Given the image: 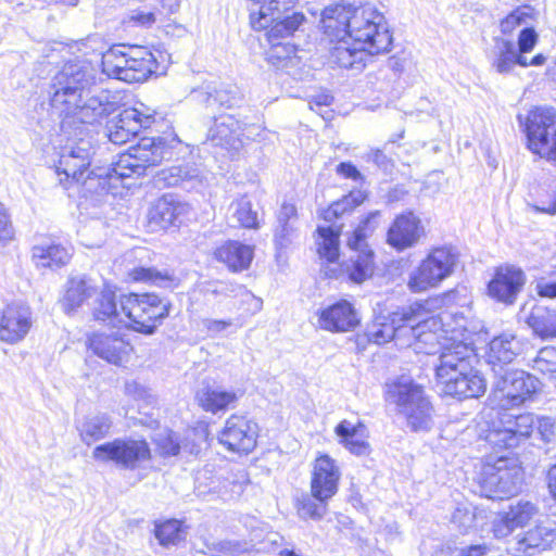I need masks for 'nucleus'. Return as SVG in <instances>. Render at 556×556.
<instances>
[{"label": "nucleus", "instance_id": "30", "mask_svg": "<svg viewBox=\"0 0 556 556\" xmlns=\"http://www.w3.org/2000/svg\"><path fill=\"white\" fill-rule=\"evenodd\" d=\"M257 9L250 10V24L255 30H264L275 21L290 16L295 0H263Z\"/></svg>", "mask_w": 556, "mask_h": 556}, {"label": "nucleus", "instance_id": "33", "mask_svg": "<svg viewBox=\"0 0 556 556\" xmlns=\"http://www.w3.org/2000/svg\"><path fill=\"white\" fill-rule=\"evenodd\" d=\"M215 257L225 263L232 271L247 269L253 258V249L238 241H229L217 248Z\"/></svg>", "mask_w": 556, "mask_h": 556}, {"label": "nucleus", "instance_id": "26", "mask_svg": "<svg viewBox=\"0 0 556 556\" xmlns=\"http://www.w3.org/2000/svg\"><path fill=\"white\" fill-rule=\"evenodd\" d=\"M556 539V527L539 525L527 532L518 534L510 543L508 551L514 556H533L546 549Z\"/></svg>", "mask_w": 556, "mask_h": 556}, {"label": "nucleus", "instance_id": "17", "mask_svg": "<svg viewBox=\"0 0 556 556\" xmlns=\"http://www.w3.org/2000/svg\"><path fill=\"white\" fill-rule=\"evenodd\" d=\"M33 312L23 302L8 304L0 316V341L15 344L25 339L33 327Z\"/></svg>", "mask_w": 556, "mask_h": 556}, {"label": "nucleus", "instance_id": "23", "mask_svg": "<svg viewBox=\"0 0 556 556\" xmlns=\"http://www.w3.org/2000/svg\"><path fill=\"white\" fill-rule=\"evenodd\" d=\"M424 236L421 220L413 212H407L393 220L387 233V241L397 251H403L416 245Z\"/></svg>", "mask_w": 556, "mask_h": 556}, {"label": "nucleus", "instance_id": "43", "mask_svg": "<svg viewBox=\"0 0 556 556\" xmlns=\"http://www.w3.org/2000/svg\"><path fill=\"white\" fill-rule=\"evenodd\" d=\"M317 252L320 258L326 260L329 263H333L339 258L340 248V232L332 227H318L317 228Z\"/></svg>", "mask_w": 556, "mask_h": 556}, {"label": "nucleus", "instance_id": "15", "mask_svg": "<svg viewBox=\"0 0 556 556\" xmlns=\"http://www.w3.org/2000/svg\"><path fill=\"white\" fill-rule=\"evenodd\" d=\"M414 320H416L415 312L408 307L390 316H378L367 325L365 336L375 344L380 345L393 340L399 348L404 349L408 341L400 334V329L405 327L406 321Z\"/></svg>", "mask_w": 556, "mask_h": 556}, {"label": "nucleus", "instance_id": "37", "mask_svg": "<svg viewBox=\"0 0 556 556\" xmlns=\"http://www.w3.org/2000/svg\"><path fill=\"white\" fill-rule=\"evenodd\" d=\"M526 324L543 340L556 338V309L535 305L526 317Z\"/></svg>", "mask_w": 556, "mask_h": 556}, {"label": "nucleus", "instance_id": "10", "mask_svg": "<svg viewBox=\"0 0 556 556\" xmlns=\"http://www.w3.org/2000/svg\"><path fill=\"white\" fill-rule=\"evenodd\" d=\"M151 448L143 439H114L96 446L92 458L98 463L114 464L117 468L135 470L151 459Z\"/></svg>", "mask_w": 556, "mask_h": 556}, {"label": "nucleus", "instance_id": "27", "mask_svg": "<svg viewBox=\"0 0 556 556\" xmlns=\"http://www.w3.org/2000/svg\"><path fill=\"white\" fill-rule=\"evenodd\" d=\"M528 343L514 333L504 332L489 343L488 363L493 372L509 365L527 348Z\"/></svg>", "mask_w": 556, "mask_h": 556}, {"label": "nucleus", "instance_id": "29", "mask_svg": "<svg viewBox=\"0 0 556 556\" xmlns=\"http://www.w3.org/2000/svg\"><path fill=\"white\" fill-rule=\"evenodd\" d=\"M155 185L163 188L178 187L190 190L202 184L201 170L191 164L170 166L159 170Z\"/></svg>", "mask_w": 556, "mask_h": 556}, {"label": "nucleus", "instance_id": "31", "mask_svg": "<svg viewBox=\"0 0 556 556\" xmlns=\"http://www.w3.org/2000/svg\"><path fill=\"white\" fill-rule=\"evenodd\" d=\"M304 21L305 16L303 13L294 12L290 16L275 21L269 25L266 36L268 42L271 45L270 58H281L280 49L285 50L287 53L283 58H288L294 52L292 47H281L279 40L293 35Z\"/></svg>", "mask_w": 556, "mask_h": 556}, {"label": "nucleus", "instance_id": "12", "mask_svg": "<svg viewBox=\"0 0 556 556\" xmlns=\"http://www.w3.org/2000/svg\"><path fill=\"white\" fill-rule=\"evenodd\" d=\"M408 309L415 312L416 320L406 321L405 327L400 329V334L408 341L405 348H412L416 353H434L439 344L440 320L434 316L428 317L420 303L410 305Z\"/></svg>", "mask_w": 556, "mask_h": 556}, {"label": "nucleus", "instance_id": "50", "mask_svg": "<svg viewBox=\"0 0 556 556\" xmlns=\"http://www.w3.org/2000/svg\"><path fill=\"white\" fill-rule=\"evenodd\" d=\"M538 513V506L529 501H519L510 505L508 511H506L509 517L508 520H510L516 528L527 526Z\"/></svg>", "mask_w": 556, "mask_h": 556}, {"label": "nucleus", "instance_id": "21", "mask_svg": "<svg viewBox=\"0 0 556 556\" xmlns=\"http://www.w3.org/2000/svg\"><path fill=\"white\" fill-rule=\"evenodd\" d=\"M526 282V276L515 266H501L488 285L489 295L505 304L515 303Z\"/></svg>", "mask_w": 556, "mask_h": 556}, {"label": "nucleus", "instance_id": "40", "mask_svg": "<svg viewBox=\"0 0 556 556\" xmlns=\"http://www.w3.org/2000/svg\"><path fill=\"white\" fill-rule=\"evenodd\" d=\"M494 49L496 58L493 62V66L498 73L505 74L510 72L515 64L523 67L528 66L527 58L517 52L513 41L504 38H495Z\"/></svg>", "mask_w": 556, "mask_h": 556}, {"label": "nucleus", "instance_id": "11", "mask_svg": "<svg viewBox=\"0 0 556 556\" xmlns=\"http://www.w3.org/2000/svg\"><path fill=\"white\" fill-rule=\"evenodd\" d=\"M536 384L538 380L523 370L500 367L494 372L493 396L502 408L508 409L530 399Z\"/></svg>", "mask_w": 556, "mask_h": 556}, {"label": "nucleus", "instance_id": "18", "mask_svg": "<svg viewBox=\"0 0 556 556\" xmlns=\"http://www.w3.org/2000/svg\"><path fill=\"white\" fill-rule=\"evenodd\" d=\"M190 206L173 194H164L152 203L148 211L147 219L150 231L166 230L172 226H178L188 215Z\"/></svg>", "mask_w": 556, "mask_h": 556}, {"label": "nucleus", "instance_id": "54", "mask_svg": "<svg viewBox=\"0 0 556 556\" xmlns=\"http://www.w3.org/2000/svg\"><path fill=\"white\" fill-rule=\"evenodd\" d=\"M530 14L528 13L527 8L517 9L501 22V30L503 34H510L519 26H527Z\"/></svg>", "mask_w": 556, "mask_h": 556}, {"label": "nucleus", "instance_id": "55", "mask_svg": "<svg viewBox=\"0 0 556 556\" xmlns=\"http://www.w3.org/2000/svg\"><path fill=\"white\" fill-rule=\"evenodd\" d=\"M14 233L10 214L4 204L0 202V244L5 247L14 239Z\"/></svg>", "mask_w": 556, "mask_h": 556}, {"label": "nucleus", "instance_id": "36", "mask_svg": "<svg viewBox=\"0 0 556 556\" xmlns=\"http://www.w3.org/2000/svg\"><path fill=\"white\" fill-rule=\"evenodd\" d=\"M153 442L155 444V452L162 457L177 456L180 451L191 455H198L201 447L194 442H189V438L180 440V437L172 430H163L157 432Z\"/></svg>", "mask_w": 556, "mask_h": 556}, {"label": "nucleus", "instance_id": "35", "mask_svg": "<svg viewBox=\"0 0 556 556\" xmlns=\"http://www.w3.org/2000/svg\"><path fill=\"white\" fill-rule=\"evenodd\" d=\"M334 431L340 443L352 454L362 456L369 453V444L365 440L366 427L362 422L354 425L344 419L336 427Z\"/></svg>", "mask_w": 556, "mask_h": 556}, {"label": "nucleus", "instance_id": "8", "mask_svg": "<svg viewBox=\"0 0 556 556\" xmlns=\"http://www.w3.org/2000/svg\"><path fill=\"white\" fill-rule=\"evenodd\" d=\"M458 263V254L451 247H439L430 251L408 277L407 287L412 292H425L438 287L450 277Z\"/></svg>", "mask_w": 556, "mask_h": 556}, {"label": "nucleus", "instance_id": "2", "mask_svg": "<svg viewBox=\"0 0 556 556\" xmlns=\"http://www.w3.org/2000/svg\"><path fill=\"white\" fill-rule=\"evenodd\" d=\"M169 154L163 138H141L140 141L119 155L113 167L89 169L94 147L89 139L78 138L63 148L56 173L65 179L81 182L86 191L108 193L110 188L124 178L141 176L150 166L161 163Z\"/></svg>", "mask_w": 556, "mask_h": 556}, {"label": "nucleus", "instance_id": "46", "mask_svg": "<svg viewBox=\"0 0 556 556\" xmlns=\"http://www.w3.org/2000/svg\"><path fill=\"white\" fill-rule=\"evenodd\" d=\"M154 534L163 546L177 545L186 539L187 529L181 521L170 519L156 525Z\"/></svg>", "mask_w": 556, "mask_h": 556}, {"label": "nucleus", "instance_id": "53", "mask_svg": "<svg viewBox=\"0 0 556 556\" xmlns=\"http://www.w3.org/2000/svg\"><path fill=\"white\" fill-rule=\"evenodd\" d=\"M533 369L542 374L556 372V350L551 346L541 349L533 359Z\"/></svg>", "mask_w": 556, "mask_h": 556}, {"label": "nucleus", "instance_id": "47", "mask_svg": "<svg viewBox=\"0 0 556 556\" xmlns=\"http://www.w3.org/2000/svg\"><path fill=\"white\" fill-rule=\"evenodd\" d=\"M330 498H323L309 494H303L298 500V513L301 518H311L314 520L321 519L327 513V503Z\"/></svg>", "mask_w": 556, "mask_h": 556}, {"label": "nucleus", "instance_id": "58", "mask_svg": "<svg viewBox=\"0 0 556 556\" xmlns=\"http://www.w3.org/2000/svg\"><path fill=\"white\" fill-rule=\"evenodd\" d=\"M508 515L504 513L498 518H496L492 523V532L496 539H504L508 536L516 527L508 520Z\"/></svg>", "mask_w": 556, "mask_h": 556}, {"label": "nucleus", "instance_id": "45", "mask_svg": "<svg viewBox=\"0 0 556 556\" xmlns=\"http://www.w3.org/2000/svg\"><path fill=\"white\" fill-rule=\"evenodd\" d=\"M497 500L510 497L518 493L522 484V472L513 459L508 468H503L500 475Z\"/></svg>", "mask_w": 556, "mask_h": 556}, {"label": "nucleus", "instance_id": "42", "mask_svg": "<svg viewBox=\"0 0 556 556\" xmlns=\"http://www.w3.org/2000/svg\"><path fill=\"white\" fill-rule=\"evenodd\" d=\"M197 400L204 410L215 414L232 404L237 395L231 391L206 388L198 392Z\"/></svg>", "mask_w": 556, "mask_h": 556}, {"label": "nucleus", "instance_id": "56", "mask_svg": "<svg viewBox=\"0 0 556 556\" xmlns=\"http://www.w3.org/2000/svg\"><path fill=\"white\" fill-rule=\"evenodd\" d=\"M538 42V34L534 28L525 26L518 37V53L523 55L533 50Z\"/></svg>", "mask_w": 556, "mask_h": 556}, {"label": "nucleus", "instance_id": "25", "mask_svg": "<svg viewBox=\"0 0 556 556\" xmlns=\"http://www.w3.org/2000/svg\"><path fill=\"white\" fill-rule=\"evenodd\" d=\"M354 10L355 7L341 3L328 5L323 10L321 29L331 41H336V46L348 39Z\"/></svg>", "mask_w": 556, "mask_h": 556}, {"label": "nucleus", "instance_id": "32", "mask_svg": "<svg viewBox=\"0 0 556 556\" xmlns=\"http://www.w3.org/2000/svg\"><path fill=\"white\" fill-rule=\"evenodd\" d=\"M72 257V250L60 243H40L31 249V258L37 267L60 268Z\"/></svg>", "mask_w": 556, "mask_h": 556}, {"label": "nucleus", "instance_id": "14", "mask_svg": "<svg viewBox=\"0 0 556 556\" xmlns=\"http://www.w3.org/2000/svg\"><path fill=\"white\" fill-rule=\"evenodd\" d=\"M154 122L155 111L146 108L142 103L140 108H127L118 114L117 118L108 123V138L114 144L126 143L142 129L151 127Z\"/></svg>", "mask_w": 556, "mask_h": 556}, {"label": "nucleus", "instance_id": "24", "mask_svg": "<svg viewBox=\"0 0 556 556\" xmlns=\"http://www.w3.org/2000/svg\"><path fill=\"white\" fill-rule=\"evenodd\" d=\"M193 98L206 109H232L242 102V94L237 86L228 84H205L193 91Z\"/></svg>", "mask_w": 556, "mask_h": 556}, {"label": "nucleus", "instance_id": "28", "mask_svg": "<svg viewBox=\"0 0 556 556\" xmlns=\"http://www.w3.org/2000/svg\"><path fill=\"white\" fill-rule=\"evenodd\" d=\"M340 470L336 462L328 455H323L315 460L311 492L313 495L331 498L338 491Z\"/></svg>", "mask_w": 556, "mask_h": 556}, {"label": "nucleus", "instance_id": "5", "mask_svg": "<svg viewBox=\"0 0 556 556\" xmlns=\"http://www.w3.org/2000/svg\"><path fill=\"white\" fill-rule=\"evenodd\" d=\"M386 399L396 405L412 431H428L433 425V406L424 388L402 376L386 384Z\"/></svg>", "mask_w": 556, "mask_h": 556}, {"label": "nucleus", "instance_id": "1", "mask_svg": "<svg viewBox=\"0 0 556 556\" xmlns=\"http://www.w3.org/2000/svg\"><path fill=\"white\" fill-rule=\"evenodd\" d=\"M50 106L70 137L85 134L118 110L116 97L97 87V73L87 61L68 62L52 77L48 89Z\"/></svg>", "mask_w": 556, "mask_h": 556}, {"label": "nucleus", "instance_id": "61", "mask_svg": "<svg viewBox=\"0 0 556 556\" xmlns=\"http://www.w3.org/2000/svg\"><path fill=\"white\" fill-rule=\"evenodd\" d=\"M130 21L139 26L151 27L156 22V13L144 10H136L132 11Z\"/></svg>", "mask_w": 556, "mask_h": 556}, {"label": "nucleus", "instance_id": "16", "mask_svg": "<svg viewBox=\"0 0 556 556\" xmlns=\"http://www.w3.org/2000/svg\"><path fill=\"white\" fill-rule=\"evenodd\" d=\"M257 424L243 416L231 415L219 433V442L229 451L250 453L256 445Z\"/></svg>", "mask_w": 556, "mask_h": 556}, {"label": "nucleus", "instance_id": "4", "mask_svg": "<svg viewBox=\"0 0 556 556\" xmlns=\"http://www.w3.org/2000/svg\"><path fill=\"white\" fill-rule=\"evenodd\" d=\"M478 362L472 344L459 341L443 348L435 365V378L441 391L458 400L483 395L486 381L476 368Z\"/></svg>", "mask_w": 556, "mask_h": 556}, {"label": "nucleus", "instance_id": "3", "mask_svg": "<svg viewBox=\"0 0 556 556\" xmlns=\"http://www.w3.org/2000/svg\"><path fill=\"white\" fill-rule=\"evenodd\" d=\"M392 41L380 12L370 5L355 7L348 39L331 49V61L340 67L359 71L367 56L389 52Z\"/></svg>", "mask_w": 556, "mask_h": 556}, {"label": "nucleus", "instance_id": "59", "mask_svg": "<svg viewBox=\"0 0 556 556\" xmlns=\"http://www.w3.org/2000/svg\"><path fill=\"white\" fill-rule=\"evenodd\" d=\"M210 291L216 295L232 296V295H238L239 293H242L245 290L243 287L232 283V282L215 281V282L211 283Z\"/></svg>", "mask_w": 556, "mask_h": 556}, {"label": "nucleus", "instance_id": "6", "mask_svg": "<svg viewBox=\"0 0 556 556\" xmlns=\"http://www.w3.org/2000/svg\"><path fill=\"white\" fill-rule=\"evenodd\" d=\"M527 147L534 154L556 164V110L536 106L526 115L518 114Z\"/></svg>", "mask_w": 556, "mask_h": 556}, {"label": "nucleus", "instance_id": "38", "mask_svg": "<svg viewBox=\"0 0 556 556\" xmlns=\"http://www.w3.org/2000/svg\"><path fill=\"white\" fill-rule=\"evenodd\" d=\"M113 425L111 417L105 413H98L85 417L77 426L81 441L90 445L105 438Z\"/></svg>", "mask_w": 556, "mask_h": 556}, {"label": "nucleus", "instance_id": "39", "mask_svg": "<svg viewBox=\"0 0 556 556\" xmlns=\"http://www.w3.org/2000/svg\"><path fill=\"white\" fill-rule=\"evenodd\" d=\"M92 314L96 320L112 327L125 325L123 311L117 308L115 293L110 290L101 292L100 296L96 300Z\"/></svg>", "mask_w": 556, "mask_h": 556}, {"label": "nucleus", "instance_id": "63", "mask_svg": "<svg viewBox=\"0 0 556 556\" xmlns=\"http://www.w3.org/2000/svg\"><path fill=\"white\" fill-rule=\"evenodd\" d=\"M124 59L127 60H143L155 59L153 53L146 47H129L127 50H122Z\"/></svg>", "mask_w": 556, "mask_h": 556}, {"label": "nucleus", "instance_id": "64", "mask_svg": "<svg viewBox=\"0 0 556 556\" xmlns=\"http://www.w3.org/2000/svg\"><path fill=\"white\" fill-rule=\"evenodd\" d=\"M538 432L541 435L542 440L545 442H549L554 434V422L549 417H542L535 419Z\"/></svg>", "mask_w": 556, "mask_h": 556}, {"label": "nucleus", "instance_id": "57", "mask_svg": "<svg viewBox=\"0 0 556 556\" xmlns=\"http://www.w3.org/2000/svg\"><path fill=\"white\" fill-rule=\"evenodd\" d=\"M295 237V227L293 224L278 225L275 231V242L279 249L287 248Z\"/></svg>", "mask_w": 556, "mask_h": 556}, {"label": "nucleus", "instance_id": "19", "mask_svg": "<svg viewBox=\"0 0 556 556\" xmlns=\"http://www.w3.org/2000/svg\"><path fill=\"white\" fill-rule=\"evenodd\" d=\"M243 124L231 114H222L214 117L208 128L206 143L220 148L230 156H235L242 148Z\"/></svg>", "mask_w": 556, "mask_h": 556}, {"label": "nucleus", "instance_id": "62", "mask_svg": "<svg viewBox=\"0 0 556 556\" xmlns=\"http://www.w3.org/2000/svg\"><path fill=\"white\" fill-rule=\"evenodd\" d=\"M473 515L468 510L456 509L452 516V522L462 531H467L473 523Z\"/></svg>", "mask_w": 556, "mask_h": 556}, {"label": "nucleus", "instance_id": "44", "mask_svg": "<svg viewBox=\"0 0 556 556\" xmlns=\"http://www.w3.org/2000/svg\"><path fill=\"white\" fill-rule=\"evenodd\" d=\"M229 215L232 226L257 227V213L252 210V204L247 197H242L230 204Z\"/></svg>", "mask_w": 556, "mask_h": 556}, {"label": "nucleus", "instance_id": "34", "mask_svg": "<svg viewBox=\"0 0 556 556\" xmlns=\"http://www.w3.org/2000/svg\"><path fill=\"white\" fill-rule=\"evenodd\" d=\"M511 460L506 456H501L495 460L492 457L486 458L478 480L481 496L497 500L501 471L503 468H508Z\"/></svg>", "mask_w": 556, "mask_h": 556}, {"label": "nucleus", "instance_id": "13", "mask_svg": "<svg viewBox=\"0 0 556 556\" xmlns=\"http://www.w3.org/2000/svg\"><path fill=\"white\" fill-rule=\"evenodd\" d=\"M498 422V426L494 425L488 432L486 441L498 448H511L517 446L520 440L530 437L535 425V417L530 413L517 416L504 413Z\"/></svg>", "mask_w": 556, "mask_h": 556}, {"label": "nucleus", "instance_id": "41", "mask_svg": "<svg viewBox=\"0 0 556 556\" xmlns=\"http://www.w3.org/2000/svg\"><path fill=\"white\" fill-rule=\"evenodd\" d=\"M94 292L91 281L84 276L73 277L67 282L66 292L63 300L64 308L67 313L79 307Z\"/></svg>", "mask_w": 556, "mask_h": 556}, {"label": "nucleus", "instance_id": "49", "mask_svg": "<svg viewBox=\"0 0 556 556\" xmlns=\"http://www.w3.org/2000/svg\"><path fill=\"white\" fill-rule=\"evenodd\" d=\"M126 73H125V81L127 83H141L148 79L152 73L156 70V60L155 59H143V60H127Z\"/></svg>", "mask_w": 556, "mask_h": 556}, {"label": "nucleus", "instance_id": "9", "mask_svg": "<svg viewBox=\"0 0 556 556\" xmlns=\"http://www.w3.org/2000/svg\"><path fill=\"white\" fill-rule=\"evenodd\" d=\"M379 215L378 211L371 212L348 239V247L354 252V255L345 265V271L353 282L362 283L372 275L374 253L368 247L367 238L377 228Z\"/></svg>", "mask_w": 556, "mask_h": 556}, {"label": "nucleus", "instance_id": "52", "mask_svg": "<svg viewBox=\"0 0 556 556\" xmlns=\"http://www.w3.org/2000/svg\"><path fill=\"white\" fill-rule=\"evenodd\" d=\"M365 195L361 191L351 192L339 201L333 202L324 213L326 220H332L352 211L354 207L363 203Z\"/></svg>", "mask_w": 556, "mask_h": 556}, {"label": "nucleus", "instance_id": "22", "mask_svg": "<svg viewBox=\"0 0 556 556\" xmlns=\"http://www.w3.org/2000/svg\"><path fill=\"white\" fill-rule=\"evenodd\" d=\"M359 324V317L346 300L338 301L317 312V327L331 332H348L354 330Z\"/></svg>", "mask_w": 556, "mask_h": 556}, {"label": "nucleus", "instance_id": "48", "mask_svg": "<svg viewBox=\"0 0 556 556\" xmlns=\"http://www.w3.org/2000/svg\"><path fill=\"white\" fill-rule=\"evenodd\" d=\"M101 65L102 72L109 77L125 81V66H127V63L125 62L121 48L113 47L103 53Z\"/></svg>", "mask_w": 556, "mask_h": 556}, {"label": "nucleus", "instance_id": "20", "mask_svg": "<svg viewBox=\"0 0 556 556\" xmlns=\"http://www.w3.org/2000/svg\"><path fill=\"white\" fill-rule=\"evenodd\" d=\"M89 349L110 364L122 366L130 359L134 348L118 333H93L88 339Z\"/></svg>", "mask_w": 556, "mask_h": 556}, {"label": "nucleus", "instance_id": "7", "mask_svg": "<svg viewBox=\"0 0 556 556\" xmlns=\"http://www.w3.org/2000/svg\"><path fill=\"white\" fill-rule=\"evenodd\" d=\"M125 326L144 334H153L169 314V303L154 293H129L121 296Z\"/></svg>", "mask_w": 556, "mask_h": 556}, {"label": "nucleus", "instance_id": "60", "mask_svg": "<svg viewBox=\"0 0 556 556\" xmlns=\"http://www.w3.org/2000/svg\"><path fill=\"white\" fill-rule=\"evenodd\" d=\"M202 324H203V327L207 330V332L212 337L226 331L229 327H231L233 325L231 319H212V318L203 319Z\"/></svg>", "mask_w": 556, "mask_h": 556}, {"label": "nucleus", "instance_id": "51", "mask_svg": "<svg viewBox=\"0 0 556 556\" xmlns=\"http://www.w3.org/2000/svg\"><path fill=\"white\" fill-rule=\"evenodd\" d=\"M132 278L136 281L150 282L161 288H172L175 286V277L167 270L160 271L154 268H136L132 271Z\"/></svg>", "mask_w": 556, "mask_h": 556}]
</instances>
